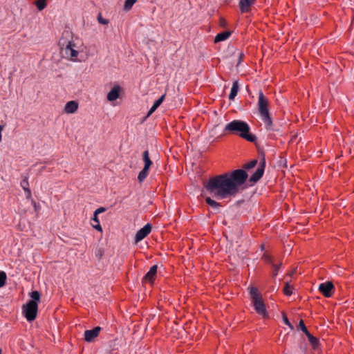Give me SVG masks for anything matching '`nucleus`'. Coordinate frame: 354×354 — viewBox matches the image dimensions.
I'll return each instance as SVG.
<instances>
[{"instance_id":"f257e3e1","label":"nucleus","mask_w":354,"mask_h":354,"mask_svg":"<svg viewBox=\"0 0 354 354\" xmlns=\"http://www.w3.org/2000/svg\"><path fill=\"white\" fill-rule=\"evenodd\" d=\"M257 162V160L254 159L243 165L244 169H238L209 178L204 184V187L213 198L218 200L234 197L248 178L245 169L254 168Z\"/></svg>"},{"instance_id":"f03ea898","label":"nucleus","mask_w":354,"mask_h":354,"mask_svg":"<svg viewBox=\"0 0 354 354\" xmlns=\"http://www.w3.org/2000/svg\"><path fill=\"white\" fill-rule=\"evenodd\" d=\"M223 134L235 135L250 142H255L257 139L254 134L250 133L249 124L240 120H234L227 123L223 129Z\"/></svg>"},{"instance_id":"7ed1b4c3","label":"nucleus","mask_w":354,"mask_h":354,"mask_svg":"<svg viewBox=\"0 0 354 354\" xmlns=\"http://www.w3.org/2000/svg\"><path fill=\"white\" fill-rule=\"evenodd\" d=\"M269 100L266 97L263 91L259 90L258 97V110L261 118L262 121L264 122L267 130H273L272 120L269 112Z\"/></svg>"},{"instance_id":"20e7f679","label":"nucleus","mask_w":354,"mask_h":354,"mask_svg":"<svg viewBox=\"0 0 354 354\" xmlns=\"http://www.w3.org/2000/svg\"><path fill=\"white\" fill-rule=\"evenodd\" d=\"M32 299L23 306V314L28 322L35 320L37 317L38 304L40 302L41 294L37 290L30 293Z\"/></svg>"},{"instance_id":"39448f33","label":"nucleus","mask_w":354,"mask_h":354,"mask_svg":"<svg viewBox=\"0 0 354 354\" xmlns=\"http://www.w3.org/2000/svg\"><path fill=\"white\" fill-rule=\"evenodd\" d=\"M61 53L63 56L71 61H77L79 52L75 49V44L73 41H68L66 38L62 37L59 41Z\"/></svg>"},{"instance_id":"423d86ee","label":"nucleus","mask_w":354,"mask_h":354,"mask_svg":"<svg viewBox=\"0 0 354 354\" xmlns=\"http://www.w3.org/2000/svg\"><path fill=\"white\" fill-rule=\"evenodd\" d=\"M142 160L144 161L145 165L143 169L140 171L138 176V180L140 183L143 182L144 180L147 177L149 169L153 164V162L149 158L148 150H146L143 152Z\"/></svg>"},{"instance_id":"0eeeda50","label":"nucleus","mask_w":354,"mask_h":354,"mask_svg":"<svg viewBox=\"0 0 354 354\" xmlns=\"http://www.w3.org/2000/svg\"><path fill=\"white\" fill-rule=\"evenodd\" d=\"M266 167V159L264 156L261 159L256 171L250 177L249 182L251 184L257 183L263 176Z\"/></svg>"},{"instance_id":"6e6552de","label":"nucleus","mask_w":354,"mask_h":354,"mask_svg":"<svg viewBox=\"0 0 354 354\" xmlns=\"http://www.w3.org/2000/svg\"><path fill=\"white\" fill-rule=\"evenodd\" d=\"M319 290L325 297L328 298L333 295L335 286L332 281H326L319 286Z\"/></svg>"},{"instance_id":"1a4fd4ad","label":"nucleus","mask_w":354,"mask_h":354,"mask_svg":"<svg viewBox=\"0 0 354 354\" xmlns=\"http://www.w3.org/2000/svg\"><path fill=\"white\" fill-rule=\"evenodd\" d=\"M252 302L254 308L257 314L261 315L263 317H268L263 298L255 299V301H253Z\"/></svg>"},{"instance_id":"9d476101","label":"nucleus","mask_w":354,"mask_h":354,"mask_svg":"<svg viewBox=\"0 0 354 354\" xmlns=\"http://www.w3.org/2000/svg\"><path fill=\"white\" fill-rule=\"evenodd\" d=\"M151 225L150 223H147L143 227L139 230L135 236L136 243L145 239L151 232Z\"/></svg>"},{"instance_id":"9b49d317","label":"nucleus","mask_w":354,"mask_h":354,"mask_svg":"<svg viewBox=\"0 0 354 354\" xmlns=\"http://www.w3.org/2000/svg\"><path fill=\"white\" fill-rule=\"evenodd\" d=\"M157 270H158V266L156 265H154L152 267H151L149 270L147 272V274L142 278V282L143 283L149 282L150 283H153L156 278Z\"/></svg>"},{"instance_id":"f8f14e48","label":"nucleus","mask_w":354,"mask_h":354,"mask_svg":"<svg viewBox=\"0 0 354 354\" xmlns=\"http://www.w3.org/2000/svg\"><path fill=\"white\" fill-rule=\"evenodd\" d=\"M101 330V327L96 326L91 330H86L84 332V340L88 342H91L97 337Z\"/></svg>"},{"instance_id":"ddd939ff","label":"nucleus","mask_w":354,"mask_h":354,"mask_svg":"<svg viewBox=\"0 0 354 354\" xmlns=\"http://www.w3.org/2000/svg\"><path fill=\"white\" fill-rule=\"evenodd\" d=\"M256 2V0H240L239 6L242 13H248L251 11V7Z\"/></svg>"},{"instance_id":"4468645a","label":"nucleus","mask_w":354,"mask_h":354,"mask_svg":"<svg viewBox=\"0 0 354 354\" xmlns=\"http://www.w3.org/2000/svg\"><path fill=\"white\" fill-rule=\"evenodd\" d=\"M122 91V87L119 85L114 86L112 89L107 94V100L110 102L116 100Z\"/></svg>"},{"instance_id":"2eb2a0df","label":"nucleus","mask_w":354,"mask_h":354,"mask_svg":"<svg viewBox=\"0 0 354 354\" xmlns=\"http://www.w3.org/2000/svg\"><path fill=\"white\" fill-rule=\"evenodd\" d=\"M78 109V103L76 101L68 102L64 107V111L67 113H74Z\"/></svg>"},{"instance_id":"dca6fc26","label":"nucleus","mask_w":354,"mask_h":354,"mask_svg":"<svg viewBox=\"0 0 354 354\" xmlns=\"http://www.w3.org/2000/svg\"><path fill=\"white\" fill-rule=\"evenodd\" d=\"M232 35V31L230 30H225L223 32H221L216 35L214 37V43H218L220 41H225L227 39L230 35Z\"/></svg>"},{"instance_id":"f3484780","label":"nucleus","mask_w":354,"mask_h":354,"mask_svg":"<svg viewBox=\"0 0 354 354\" xmlns=\"http://www.w3.org/2000/svg\"><path fill=\"white\" fill-rule=\"evenodd\" d=\"M239 89V84L238 80H235L233 82L232 87L230 91V93L229 95V100H234L235 97L236 96L238 91Z\"/></svg>"},{"instance_id":"a211bd4d","label":"nucleus","mask_w":354,"mask_h":354,"mask_svg":"<svg viewBox=\"0 0 354 354\" xmlns=\"http://www.w3.org/2000/svg\"><path fill=\"white\" fill-rule=\"evenodd\" d=\"M307 337L313 349H317L320 345L319 339L313 336L310 333L307 334Z\"/></svg>"},{"instance_id":"6ab92c4d","label":"nucleus","mask_w":354,"mask_h":354,"mask_svg":"<svg viewBox=\"0 0 354 354\" xmlns=\"http://www.w3.org/2000/svg\"><path fill=\"white\" fill-rule=\"evenodd\" d=\"M250 294L252 301H255V299L262 298V295H261V293L259 292L258 289L256 287L250 288Z\"/></svg>"},{"instance_id":"aec40b11","label":"nucleus","mask_w":354,"mask_h":354,"mask_svg":"<svg viewBox=\"0 0 354 354\" xmlns=\"http://www.w3.org/2000/svg\"><path fill=\"white\" fill-rule=\"evenodd\" d=\"M92 221H93V223L92 224L93 227L97 230L98 232H102V228L100 224V221L98 219L97 214L95 213L93 214Z\"/></svg>"},{"instance_id":"412c9836","label":"nucleus","mask_w":354,"mask_h":354,"mask_svg":"<svg viewBox=\"0 0 354 354\" xmlns=\"http://www.w3.org/2000/svg\"><path fill=\"white\" fill-rule=\"evenodd\" d=\"M282 266V262L281 261H279V263H274L271 266L272 268V277L273 278H275L277 274H278V272L280 269V268Z\"/></svg>"},{"instance_id":"4be33fe9","label":"nucleus","mask_w":354,"mask_h":354,"mask_svg":"<svg viewBox=\"0 0 354 354\" xmlns=\"http://www.w3.org/2000/svg\"><path fill=\"white\" fill-rule=\"evenodd\" d=\"M205 202L212 208H218L221 206L220 203L216 202V201L212 199L210 197H206Z\"/></svg>"},{"instance_id":"5701e85b","label":"nucleus","mask_w":354,"mask_h":354,"mask_svg":"<svg viewBox=\"0 0 354 354\" xmlns=\"http://www.w3.org/2000/svg\"><path fill=\"white\" fill-rule=\"evenodd\" d=\"M261 259L264 261L266 263L270 266L274 263L273 257L268 253H264L261 257Z\"/></svg>"},{"instance_id":"b1692460","label":"nucleus","mask_w":354,"mask_h":354,"mask_svg":"<svg viewBox=\"0 0 354 354\" xmlns=\"http://www.w3.org/2000/svg\"><path fill=\"white\" fill-rule=\"evenodd\" d=\"M35 5L39 10H44L47 6L46 0H36L35 1Z\"/></svg>"},{"instance_id":"393cba45","label":"nucleus","mask_w":354,"mask_h":354,"mask_svg":"<svg viewBox=\"0 0 354 354\" xmlns=\"http://www.w3.org/2000/svg\"><path fill=\"white\" fill-rule=\"evenodd\" d=\"M22 180L20 183V185L22 187L24 190H26L29 188V183H28V178L27 176L22 175L21 176Z\"/></svg>"},{"instance_id":"a878e982","label":"nucleus","mask_w":354,"mask_h":354,"mask_svg":"<svg viewBox=\"0 0 354 354\" xmlns=\"http://www.w3.org/2000/svg\"><path fill=\"white\" fill-rule=\"evenodd\" d=\"M292 289H293V287L291 285H290V283L288 282H286L283 288V292L285 295L290 296L292 293Z\"/></svg>"},{"instance_id":"bb28decb","label":"nucleus","mask_w":354,"mask_h":354,"mask_svg":"<svg viewBox=\"0 0 354 354\" xmlns=\"http://www.w3.org/2000/svg\"><path fill=\"white\" fill-rule=\"evenodd\" d=\"M138 0H126L124 1V10L125 11H129L134 3H136L137 2Z\"/></svg>"},{"instance_id":"cd10ccee","label":"nucleus","mask_w":354,"mask_h":354,"mask_svg":"<svg viewBox=\"0 0 354 354\" xmlns=\"http://www.w3.org/2000/svg\"><path fill=\"white\" fill-rule=\"evenodd\" d=\"M298 329H300L302 332H304L306 335L310 333L308 330L303 319H300L298 325Z\"/></svg>"},{"instance_id":"c85d7f7f","label":"nucleus","mask_w":354,"mask_h":354,"mask_svg":"<svg viewBox=\"0 0 354 354\" xmlns=\"http://www.w3.org/2000/svg\"><path fill=\"white\" fill-rule=\"evenodd\" d=\"M7 276L5 272H0V288L5 286L6 282Z\"/></svg>"},{"instance_id":"c756f323","label":"nucleus","mask_w":354,"mask_h":354,"mask_svg":"<svg viewBox=\"0 0 354 354\" xmlns=\"http://www.w3.org/2000/svg\"><path fill=\"white\" fill-rule=\"evenodd\" d=\"M282 318L284 324L287 325L291 330L294 329L293 325L289 322L285 313H282Z\"/></svg>"},{"instance_id":"7c9ffc66","label":"nucleus","mask_w":354,"mask_h":354,"mask_svg":"<svg viewBox=\"0 0 354 354\" xmlns=\"http://www.w3.org/2000/svg\"><path fill=\"white\" fill-rule=\"evenodd\" d=\"M165 95L166 94H163L160 98H158L157 100H156L153 103V106H155L156 108H158L160 104L162 103V102L164 101L165 98Z\"/></svg>"},{"instance_id":"2f4dec72","label":"nucleus","mask_w":354,"mask_h":354,"mask_svg":"<svg viewBox=\"0 0 354 354\" xmlns=\"http://www.w3.org/2000/svg\"><path fill=\"white\" fill-rule=\"evenodd\" d=\"M97 21L100 24L103 25H106L109 22L108 19L102 18L101 13H99L97 16Z\"/></svg>"},{"instance_id":"473e14b6","label":"nucleus","mask_w":354,"mask_h":354,"mask_svg":"<svg viewBox=\"0 0 354 354\" xmlns=\"http://www.w3.org/2000/svg\"><path fill=\"white\" fill-rule=\"evenodd\" d=\"M31 203L33 205L34 210L37 214H39L41 207L39 204L36 203V201L33 199H31Z\"/></svg>"},{"instance_id":"72a5a7b5","label":"nucleus","mask_w":354,"mask_h":354,"mask_svg":"<svg viewBox=\"0 0 354 354\" xmlns=\"http://www.w3.org/2000/svg\"><path fill=\"white\" fill-rule=\"evenodd\" d=\"M244 57H245L244 53L243 52H240L239 53V57H238L236 66H238L243 62Z\"/></svg>"},{"instance_id":"f704fd0d","label":"nucleus","mask_w":354,"mask_h":354,"mask_svg":"<svg viewBox=\"0 0 354 354\" xmlns=\"http://www.w3.org/2000/svg\"><path fill=\"white\" fill-rule=\"evenodd\" d=\"M227 25V21L223 18L221 17L219 19V26L223 28H225Z\"/></svg>"},{"instance_id":"c9c22d12","label":"nucleus","mask_w":354,"mask_h":354,"mask_svg":"<svg viewBox=\"0 0 354 354\" xmlns=\"http://www.w3.org/2000/svg\"><path fill=\"white\" fill-rule=\"evenodd\" d=\"M95 255H96V257H97L99 259H100L102 257V256L104 255V250H103L102 249H101V248H99V249L96 251V252H95Z\"/></svg>"},{"instance_id":"e433bc0d","label":"nucleus","mask_w":354,"mask_h":354,"mask_svg":"<svg viewBox=\"0 0 354 354\" xmlns=\"http://www.w3.org/2000/svg\"><path fill=\"white\" fill-rule=\"evenodd\" d=\"M158 108H156L155 106H152L149 111H148L145 118L149 117Z\"/></svg>"},{"instance_id":"4c0bfd02","label":"nucleus","mask_w":354,"mask_h":354,"mask_svg":"<svg viewBox=\"0 0 354 354\" xmlns=\"http://www.w3.org/2000/svg\"><path fill=\"white\" fill-rule=\"evenodd\" d=\"M105 211H106V208L103 207H99L98 209H97L94 212V213L98 215L99 214L104 212Z\"/></svg>"},{"instance_id":"58836bf2","label":"nucleus","mask_w":354,"mask_h":354,"mask_svg":"<svg viewBox=\"0 0 354 354\" xmlns=\"http://www.w3.org/2000/svg\"><path fill=\"white\" fill-rule=\"evenodd\" d=\"M24 192H26V198L27 199H31L32 194H31L30 189H28L26 190H24Z\"/></svg>"},{"instance_id":"ea45409f","label":"nucleus","mask_w":354,"mask_h":354,"mask_svg":"<svg viewBox=\"0 0 354 354\" xmlns=\"http://www.w3.org/2000/svg\"><path fill=\"white\" fill-rule=\"evenodd\" d=\"M3 130V126L0 124V142H2V131Z\"/></svg>"},{"instance_id":"a19ab883","label":"nucleus","mask_w":354,"mask_h":354,"mask_svg":"<svg viewBox=\"0 0 354 354\" xmlns=\"http://www.w3.org/2000/svg\"><path fill=\"white\" fill-rule=\"evenodd\" d=\"M261 250H265V246H264V245H263V244H262V245H261Z\"/></svg>"},{"instance_id":"79ce46f5","label":"nucleus","mask_w":354,"mask_h":354,"mask_svg":"<svg viewBox=\"0 0 354 354\" xmlns=\"http://www.w3.org/2000/svg\"><path fill=\"white\" fill-rule=\"evenodd\" d=\"M1 353H2V350H1V348H0V354H1Z\"/></svg>"}]
</instances>
